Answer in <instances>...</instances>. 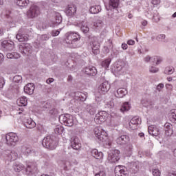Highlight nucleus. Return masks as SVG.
Listing matches in <instances>:
<instances>
[{
  "mask_svg": "<svg viewBox=\"0 0 176 176\" xmlns=\"http://www.w3.org/2000/svg\"><path fill=\"white\" fill-rule=\"evenodd\" d=\"M65 42L67 45H69L70 47H78V42L80 41V36L77 33L68 32L65 34Z\"/></svg>",
  "mask_w": 176,
  "mask_h": 176,
  "instance_id": "1",
  "label": "nucleus"
},
{
  "mask_svg": "<svg viewBox=\"0 0 176 176\" xmlns=\"http://www.w3.org/2000/svg\"><path fill=\"white\" fill-rule=\"evenodd\" d=\"M42 145L44 148L50 149V151H54L57 148L58 143L54 136L47 135L43 139Z\"/></svg>",
  "mask_w": 176,
  "mask_h": 176,
  "instance_id": "2",
  "label": "nucleus"
},
{
  "mask_svg": "<svg viewBox=\"0 0 176 176\" xmlns=\"http://www.w3.org/2000/svg\"><path fill=\"white\" fill-rule=\"evenodd\" d=\"M95 135L101 142H107L108 141V133L105 131H102L101 127H96L94 130Z\"/></svg>",
  "mask_w": 176,
  "mask_h": 176,
  "instance_id": "3",
  "label": "nucleus"
},
{
  "mask_svg": "<svg viewBox=\"0 0 176 176\" xmlns=\"http://www.w3.org/2000/svg\"><path fill=\"white\" fill-rule=\"evenodd\" d=\"M59 122L65 126L72 127L74 126V117L69 114H62L59 116Z\"/></svg>",
  "mask_w": 176,
  "mask_h": 176,
  "instance_id": "4",
  "label": "nucleus"
},
{
  "mask_svg": "<svg viewBox=\"0 0 176 176\" xmlns=\"http://www.w3.org/2000/svg\"><path fill=\"white\" fill-rule=\"evenodd\" d=\"M7 145L10 146H16V144L19 142V136L16 133H10L6 136Z\"/></svg>",
  "mask_w": 176,
  "mask_h": 176,
  "instance_id": "5",
  "label": "nucleus"
},
{
  "mask_svg": "<svg viewBox=\"0 0 176 176\" xmlns=\"http://www.w3.org/2000/svg\"><path fill=\"white\" fill-rule=\"evenodd\" d=\"M107 159L111 163H116V162H119L120 159V151L119 150L110 151L108 153Z\"/></svg>",
  "mask_w": 176,
  "mask_h": 176,
  "instance_id": "6",
  "label": "nucleus"
},
{
  "mask_svg": "<svg viewBox=\"0 0 176 176\" xmlns=\"http://www.w3.org/2000/svg\"><path fill=\"white\" fill-rule=\"evenodd\" d=\"M41 14V10L36 5H32L27 12V16L29 19L38 17Z\"/></svg>",
  "mask_w": 176,
  "mask_h": 176,
  "instance_id": "7",
  "label": "nucleus"
},
{
  "mask_svg": "<svg viewBox=\"0 0 176 176\" xmlns=\"http://www.w3.org/2000/svg\"><path fill=\"white\" fill-rule=\"evenodd\" d=\"M108 116V113L105 111H100L98 113H97L94 118V121L98 124H101L103 122H105L107 120V116Z\"/></svg>",
  "mask_w": 176,
  "mask_h": 176,
  "instance_id": "8",
  "label": "nucleus"
},
{
  "mask_svg": "<svg viewBox=\"0 0 176 176\" xmlns=\"http://www.w3.org/2000/svg\"><path fill=\"white\" fill-rule=\"evenodd\" d=\"M17 153L14 151L7 150L4 152V157L8 162H13L17 160Z\"/></svg>",
  "mask_w": 176,
  "mask_h": 176,
  "instance_id": "9",
  "label": "nucleus"
},
{
  "mask_svg": "<svg viewBox=\"0 0 176 176\" xmlns=\"http://www.w3.org/2000/svg\"><path fill=\"white\" fill-rule=\"evenodd\" d=\"M114 71L119 75L126 72V64L124 62H118L114 66Z\"/></svg>",
  "mask_w": 176,
  "mask_h": 176,
  "instance_id": "10",
  "label": "nucleus"
},
{
  "mask_svg": "<svg viewBox=\"0 0 176 176\" xmlns=\"http://www.w3.org/2000/svg\"><path fill=\"white\" fill-rule=\"evenodd\" d=\"M138 124H141V118H139L138 116H135L129 122V129L131 130H137L138 129Z\"/></svg>",
  "mask_w": 176,
  "mask_h": 176,
  "instance_id": "11",
  "label": "nucleus"
},
{
  "mask_svg": "<svg viewBox=\"0 0 176 176\" xmlns=\"http://www.w3.org/2000/svg\"><path fill=\"white\" fill-rule=\"evenodd\" d=\"M71 146L73 149L76 151H79L80 149L82 144L80 142L79 138L76 136H73L70 139Z\"/></svg>",
  "mask_w": 176,
  "mask_h": 176,
  "instance_id": "12",
  "label": "nucleus"
},
{
  "mask_svg": "<svg viewBox=\"0 0 176 176\" xmlns=\"http://www.w3.org/2000/svg\"><path fill=\"white\" fill-rule=\"evenodd\" d=\"M1 47L8 52H12V50H14V43L13 41H3L1 42Z\"/></svg>",
  "mask_w": 176,
  "mask_h": 176,
  "instance_id": "13",
  "label": "nucleus"
},
{
  "mask_svg": "<svg viewBox=\"0 0 176 176\" xmlns=\"http://www.w3.org/2000/svg\"><path fill=\"white\" fill-rule=\"evenodd\" d=\"M83 72L89 76H96L97 75V69L95 67H87L83 69Z\"/></svg>",
  "mask_w": 176,
  "mask_h": 176,
  "instance_id": "14",
  "label": "nucleus"
},
{
  "mask_svg": "<svg viewBox=\"0 0 176 176\" xmlns=\"http://www.w3.org/2000/svg\"><path fill=\"white\" fill-rule=\"evenodd\" d=\"M129 141H130V138L126 135H122L116 139V143L118 145H126Z\"/></svg>",
  "mask_w": 176,
  "mask_h": 176,
  "instance_id": "15",
  "label": "nucleus"
},
{
  "mask_svg": "<svg viewBox=\"0 0 176 176\" xmlns=\"http://www.w3.org/2000/svg\"><path fill=\"white\" fill-rule=\"evenodd\" d=\"M54 19L55 21H54L52 24H50V27H56V25L61 24L63 21V17L61 16V14L58 12L54 13Z\"/></svg>",
  "mask_w": 176,
  "mask_h": 176,
  "instance_id": "16",
  "label": "nucleus"
},
{
  "mask_svg": "<svg viewBox=\"0 0 176 176\" xmlns=\"http://www.w3.org/2000/svg\"><path fill=\"white\" fill-rule=\"evenodd\" d=\"M120 0H109V6H106L107 10H112L119 7Z\"/></svg>",
  "mask_w": 176,
  "mask_h": 176,
  "instance_id": "17",
  "label": "nucleus"
},
{
  "mask_svg": "<svg viewBox=\"0 0 176 176\" xmlns=\"http://www.w3.org/2000/svg\"><path fill=\"white\" fill-rule=\"evenodd\" d=\"M34 90H35V85H34V83L27 84L24 87L25 93L29 94V96H32V94H34Z\"/></svg>",
  "mask_w": 176,
  "mask_h": 176,
  "instance_id": "18",
  "label": "nucleus"
},
{
  "mask_svg": "<svg viewBox=\"0 0 176 176\" xmlns=\"http://www.w3.org/2000/svg\"><path fill=\"white\" fill-rule=\"evenodd\" d=\"M67 16H74L76 13V6L75 5L68 6L65 9Z\"/></svg>",
  "mask_w": 176,
  "mask_h": 176,
  "instance_id": "19",
  "label": "nucleus"
},
{
  "mask_svg": "<svg viewBox=\"0 0 176 176\" xmlns=\"http://www.w3.org/2000/svg\"><path fill=\"white\" fill-rule=\"evenodd\" d=\"M148 131L151 135H153V137H157V135L160 134L159 129L153 125L148 127Z\"/></svg>",
  "mask_w": 176,
  "mask_h": 176,
  "instance_id": "20",
  "label": "nucleus"
},
{
  "mask_svg": "<svg viewBox=\"0 0 176 176\" xmlns=\"http://www.w3.org/2000/svg\"><path fill=\"white\" fill-rule=\"evenodd\" d=\"M23 124L26 129H34L36 126V123L31 118L25 119L23 122Z\"/></svg>",
  "mask_w": 176,
  "mask_h": 176,
  "instance_id": "21",
  "label": "nucleus"
},
{
  "mask_svg": "<svg viewBox=\"0 0 176 176\" xmlns=\"http://www.w3.org/2000/svg\"><path fill=\"white\" fill-rule=\"evenodd\" d=\"M19 50L22 54H28V53H31V45L30 44L20 45Z\"/></svg>",
  "mask_w": 176,
  "mask_h": 176,
  "instance_id": "22",
  "label": "nucleus"
},
{
  "mask_svg": "<svg viewBox=\"0 0 176 176\" xmlns=\"http://www.w3.org/2000/svg\"><path fill=\"white\" fill-rule=\"evenodd\" d=\"M111 89V85L108 81H105L99 86V90L103 93H107Z\"/></svg>",
  "mask_w": 176,
  "mask_h": 176,
  "instance_id": "23",
  "label": "nucleus"
},
{
  "mask_svg": "<svg viewBox=\"0 0 176 176\" xmlns=\"http://www.w3.org/2000/svg\"><path fill=\"white\" fill-rule=\"evenodd\" d=\"M114 172L116 176H129L126 170H124V169L120 168V166H116Z\"/></svg>",
  "mask_w": 176,
  "mask_h": 176,
  "instance_id": "24",
  "label": "nucleus"
},
{
  "mask_svg": "<svg viewBox=\"0 0 176 176\" xmlns=\"http://www.w3.org/2000/svg\"><path fill=\"white\" fill-rule=\"evenodd\" d=\"M126 94H127V90L125 88H120L117 90L115 96L118 98H123Z\"/></svg>",
  "mask_w": 176,
  "mask_h": 176,
  "instance_id": "25",
  "label": "nucleus"
},
{
  "mask_svg": "<svg viewBox=\"0 0 176 176\" xmlns=\"http://www.w3.org/2000/svg\"><path fill=\"white\" fill-rule=\"evenodd\" d=\"M78 26L80 27L81 31L84 34H87L89 31H90V28L87 25V23H86L85 21H82L78 24Z\"/></svg>",
  "mask_w": 176,
  "mask_h": 176,
  "instance_id": "26",
  "label": "nucleus"
},
{
  "mask_svg": "<svg viewBox=\"0 0 176 176\" xmlns=\"http://www.w3.org/2000/svg\"><path fill=\"white\" fill-rule=\"evenodd\" d=\"M91 153L95 159H102L104 157V154H102V152H98V150L97 149H92L91 151Z\"/></svg>",
  "mask_w": 176,
  "mask_h": 176,
  "instance_id": "27",
  "label": "nucleus"
},
{
  "mask_svg": "<svg viewBox=\"0 0 176 176\" xmlns=\"http://www.w3.org/2000/svg\"><path fill=\"white\" fill-rule=\"evenodd\" d=\"M87 98V94L82 93V92H77L76 93L75 99L76 100H80V101H86V99Z\"/></svg>",
  "mask_w": 176,
  "mask_h": 176,
  "instance_id": "28",
  "label": "nucleus"
},
{
  "mask_svg": "<svg viewBox=\"0 0 176 176\" xmlns=\"http://www.w3.org/2000/svg\"><path fill=\"white\" fill-rule=\"evenodd\" d=\"M12 168L16 173H20L24 168V165L19 162H14Z\"/></svg>",
  "mask_w": 176,
  "mask_h": 176,
  "instance_id": "29",
  "label": "nucleus"
},
{
  "mask_svg": "<svg viewBox=\"0 0 176 176\" xmlns=\"http://www.w3.org/2000/svg\"><path fill=\"white\" fill-rule=\"evenodd\" d=\"M131 108V105L130 104V102H124L120 108L121 112H127V111H130V109Z\"/></svg>",
  "mask_w": 176,
  "mask_h": 176,
  "instance_id": "30",
  "label": "nucleus"
},
{
  "mask_svg": "<svg viewBox=\"0 0 176 176\" xmlns=\"http://www.w3.org/2000/svg\"><path fill=\"white\" fill-rule=\"evenodd\" d=\"M89 12L92 14H97V13H100V12H101V6H94L90 8Z\"/></svg>",
  "mask_w": 176,
  "mask_h": 176,
  "instance_id": "31",
  "label": "nucleus"
},
{
  "mask_svg": "<svg viewBox=\"0 0 176 176\" xmlns=\"http://www.w3.org/2000/svg\"><path fill=\"white\" fill-rule=\"evenodd\" d=\"M16 38L19 42H25L28 41V36L22 34L21 33H18L16 36Z\"/></svg>",
  "mask_w": 176,
  "mask_h": 176,
  "instance_id": "32",
  "label": "nucleus"
},
{
  "mask_svg": "<svg viewBox=\"0 0 176 176\" xmlns=\"http://www.w3.org/2000/svg\"><path fill=\"white\" fill-rule=\"evenodd\" d=\"M17 104L20 107H25L27 105L28 102H27V97L25 96H22L18 100H17Z\"/></svg>",
  "mask_w": 176,
  "mask_h": 176,
  "instance_id": "33",
  "label": "nucleus"
},
{
  "mask_svg": "<svg viewBox=\"0 0 176 176\" xmlns=\"http://www.w3.org/2000/svg\"><path fill=\"white\" fill-rule=\"evenodd\" d=\"M51 107L52 104H50V102H49L48 101L43 102L41 105L42 111H49Z\"/></svg>",
  "mask_w": 176,
  "mask_h": 176,
  "instance_id": "34",
  "label": "nucleus"
},
{
  "mask_svg": "<svg viewBox=\"0 0 176 176\" xmlns=\"http://www.w3.org/2000/svg\"><path fill=\"white\" fill-rule=\"evenodd\" d=\"M169 119L172 123H176V109H173L169 113Z\"/></svg>",
  "mask_w": 176,
  "mask_h": 176,
  "instance_id": "35",
  "label": "nucleus"
},
{
  "mask_svg": "<svg viewBox=\"0 0 176 176\" xmlns=\"http://www.w3.org/2000/svg\"><path fill=\"white\" fill-rule=\"evenodd\" d=\"M16 3L18 6H28L30 0H16Z\"/></svg>",
  "mask_w": 176,
  "mask_h": 176,
  "instance_id": "36",
  "label": "nucleus"
},
{
  "mask_svg": "<svg viewBox=\"0 0 176 176\" xmlns=\"http://www.w3.org/2000/svg\"><path fill=\"white\" fill-rule=\"evenodd\" d=\"M21 151L23 153V155H30V153H31V152H32V151L31 150V148L27 147L25 146H23L21 148Z\"/></svg>",
  "mask_w": 176,
  "mask_h": 176,
  "instance_id": "37",
  "label": "nucleus"
},
{
  "mask_svg": "<svg viewBox=\"0 0 176 176\" xmlns=\"http://www.w3.org/2000/svg\"><path fill=\"white\" fill-rule=\"evenodd\" d=\"M156 39L158 42H164V43H167V42H168V39H166V36L164 34H160L157 36Z\"/></svg>",
  "mask_w": 176,
  "mask_h": 176,
  "instance_id": "38",
  "label": "nucleus"
},
{
  "mask_svg": "<svg viewBox=\"0 0 176 176\" xmlns=\"http://www.w3.org/2000/svg\"><path fill=\"white\" fill-rule=\"evenodd\" d=\"M111 58H107L104 60H103L101 63V65L103 68H105V69L109 68V64H111Z\"/></svg>",
  "mask_w": 176,
  "mask_h": 176,
  "instance_id": "39",
  "label": "nucleus"
},
{
  "mask_svg": "<svg viewBox=\"0 0 176 176\" xmlns=\"http://www.w3.org/2000/svg\"><path fill=\"white\" fill-rule=\"evenodd\" d=\"M35 170H34V168H32V166L28 164L25 168V173L28 175H32V174L34 173Z\"/></svg>",
  "mask_w": 176,
  "mask_h": 176,
  "instance_id": "40",
  "label": "nucleus"
},
{
  "mask_svg": "<svg viewBox=\"0 0 176 176\" xmlns=\"http://www.w3.org/2000/svg\"><path fill=\"white\" fill-rule=\"evenodd\" d=\"M13 82L14 83H22L23 82V77L20 75H16L13 77Z\"/></svg>",
  "mask_w": 176,
  "mask_h": 176,
  "instance_id": "41",
  "label": "nucleus"
},
{
  "mask_svg": "<svg viewBox=\"0 0 176 176\" xmlns=\"http://www.w3.org/2000/svg\"><path fill=\"white\" fill-rule=\"evenodd\" d=\"M89 113L90 115H94L96 112H97V108L96 107V105L94 104H90L89 106Z\"/></svg>",
  "mask_w": 176,
  "mask_h": 176,
  "instance_id": "42",
  "label": "nucleus"
},
{
  "mask_svg": "<svg viewBox=\"0 0 176 176\" xmlns=\"http://www.w3.org/2000/svg\"><path fill=\"white\" fill-rule=\"evenodd\" d=\"M102 24H104L102 21L98 20L94 23L93 27L94 28H101V27H102Z\"/></svg>",
  "mask_w": 176,
  "mask_h": 176,
  "instance_id": "43",
  "label": "nucleus"
},
{
  "mask_svg": "<svg viewBox=\"0 0 176 176\" xmlns=\"http://www.w3.org/2000/svg\"><path fill=\"white\" fill-rule=\"evenodd\" d=\"M63 131H64V127L61 126H57L54 129V132L56 133V134H63Z\"/></svg>",
  "mask_w": 176,
  "mask_h": 176,
  "instance_id": "44",
  "label": "nucleus"
},
{
  "mask_svg": "<svg viewBox=\"0 0 176 176\" xmlns=\"http://www.w3.org/2000/svg\"><path fill=\"white\" fill-rule=\"evenodd\" d=\"M155 61H156V65H159V64H161L162 61H163V58L160 56H154L153 63H155Z\"/></svg>",
  "mask_w": 176,
  "mask_h": 176,
  "instance_id": "45",
  "label": "nucleus"
},
{
  "mask_svg": "<svg viewBox=\"0 0 176 176\" xmlns=\"http://www.w3.org/2000/svg\"><path fill=\"white\" fill-rule=\"evenodd\" d=\"M174 72V67H166L164 70V74L166 75H171Z\"/></svg>",
  "mask_w": 176,
  "mask_h": 176,
  "instance_id": "46",
  "label": "nucleus"
},
{
  "mask_svg": "<svg viewBox=\"0 0 176 176\" xmlns=\"http://www.w3.org/2000/svg\"><path fill=\"white\" fill-rule=\"evenodd\" d=\"M116 17V16H115V13H113V11H112V10H110V11H109L107 13V18L113 21V20H115Z\"/></svg>",
  "mask_w": 176,
  "mask_h": 176,
  "instance_id": "47",
  "label": "nucleus"
},
{
  "mask_svg": "<svg viewBox=\"0 0 176 176\" xmlns=\"http://www.w3.org/2000/svg\"><path fill=\"white\" fill-rule=\"evenodd\" d=\"M19 57H20V56H19V54H17L16 53H8L7 54V58L17 59V58H19Z\"/></svg>",
  "mask_w": 176,
  "mask_h": 176,
  "instance_id": "48",
  "label": "nucleus"
},
{
  "mask_svg": "<svg viewBox=\"0 0 176 176\" xmlns=\"http://www.w3.org/2000/svg\"><path fill=\"white\" fill-rule=\"evenodd\" d=\"M149 72H151V74H156L159 72V68L151 66L149 69Z\"/></svg>",
  "mask_w": 176,
  "mask_h": 176,
  "instance_id": "49",
  "label": "nucleus"
},
{
  "mask_svg": "<svg viewBox=\"0 0 176 176\" xmlns=\"http://www.w3.org/2000/svg\"><path fill=\"white\" fill-rule=\"evenodd\" d=\"M173 133H174V131L173 129H165V135L167 137H171Z\"/></svg>",
  "mask_w": 176,
  "mask_h": 176,
  "instance_id": "50",
  "label": "nucleus"
},
{
  "mask_svg": "<svg viewBox=\"0 0 176 176\" xmlns=\"http://www.w3.org/2000/svg\"><path fill=\"white\" fill-rule=\"evenodd\" d=\"M94 54H98L100 53V47H91Z\"/></svg>",
  "mask_w": 176,
  "mask_h": 176,
  "instance_id": "51",
  "label": "nucleus"
},
{
  "mask_svg": "<svg viewBox=\"0 0 176 176\" xmlns=\"http://www.w3.org/2000/svg\"><path fill=\"white\" fill-rule=\"evenodd\" d=\"M106 46H108L109 49H113V44L112 43V40L109 39L106 42Z\"/></svg>",
  "mask_w": 176,
  "mask_h": 176,
  "instance_id": "52",
  "label": "nucleus"
},
{
  "mask_svg": "<svg viewBox=\"0 0 176 176\" xmlns=\"http://www.w3.org/2000/svg\"><path fill=\"white\" fill-rule=\"evenodd\" d=\"M160 170L158 168L153 169V175L154 176H160Z\"/></svg>",
  "mask_w": 176,
  "mask_h": 176,
  "instance_id": "53",
  "label": "nucleus"
},
{
  "mask_svg": "<svg viewBox=\"0 0 176 176\" xmlns=\"http://www.w3.org/2000/svg\"><path fill=\"white\" fill-rule=\"evenodd\" d=\"M91 47H100V43H98V41H94L91 43Z\"/></svg>",
  "mask_w": 176,
  "mask_h": 176,
  "instance_id": "54",
  "label": "nucleus"
},
{
  "mask_svg": "<svg viewBox=\"0 0 176 176\" xmlns=\"http://www.w3.org/2000/svg\"><path fill=\"white\" fill-rule=\"evenodd\" d=\"M147 17H149V19L153 18L155 21H159L160 20V18L157 16V14H155L153 16H147Z\"/></svg>",
  "mask_w": 176,
  "mask_h": 176,
  "instance_id": "55",
  "label": "nucleus"
},
{
  "mask_svg": "<svg viewBox=\"0 0 176 176\" xmlns=\"http://www.w3.org/2000/svg\"><path fill=\"white\" fill-rule=\"evenodd\" d=\"M41 41H47L49 36L47 34H43L40 37Z\"/></svg>",
  "mask_w": 176,
  "mask_h": 176,
  "instance_id": "56",
  "label": "nucleus"
},
{
  "mask_svg": "<svg viewBox=\"0 0 176 176\" xmlns=\"http://www.w3.org/2000/svg\"><path fill=\"white\" fill-rule=\"evenodd\" d=\"M39 27H40L41 30H46V28H47V27H49V25H47V24H46V23H43L42 24L39 25Z\"/></svg>",
  "mask_w": 176,
  "mask_h": 176,
  "instance_id": "57",
  "label": "nucleus"
},
{
  "mask_svg": "<svg viewBox=\"0 0 176 176\" xmlns=\"http://www.w3.org/2000/svg\"><path fill=\"white\" fill-rule=\"evenodd\" d=\"M5 85V80L0 76V89H2Z\"/></svg>",
  "mask_w": 176,
  "mask_h": 176,
  "instance_id": "58",
  "label": "nucleus"
},
{
  "mask_svg": "<svg viewBox=\"0 0 176 176\" xmlns=\"http://www.w3.org/2000/svg\"><path fill=\"white\" fill-rule=\"evenodd\" d=\"M50 115H57L58 113V111L56 109H52L50 111Z\"/></svg>",
  "mask_w": 176,
  "mask_h": 176,
  "instance_id": "59",
  "label": "nucleus"
},
{
  "mask_svg": "<svg viewBox=\"0 0 176 176\" xmlns=\"http://www.w3.org/2000/svg\"><path fill=\"white\" fill-rule=\"evenodd\" d=\"M151 60L152 63H153V58H151V56H146V57L144 58V61H145L146 63H149V61H151Z\"/></svg>",
  "mask_w": 176,
  "mask_h": 176,
  "instance_id": "60",
  "label": "nucleus"
},
{
  "mask_svg": "<svg viewBox=\"0 0 176 176\" xmlns=\"http://www.w3.org/2000/svg\"><path fill=\"white\" fill-rule=\"evenodd\" d=\"M95 176H107V174L104 170H101L99 173H96Z\"/></svg>",
  "mask_w": 176,
  "mask_h": 176,
  "instance_id": "61",
  "label": "nucleus"
},
{
  "mask_svg": "<svg viewBox=\"0 0 176 176\" xmlns=\"http://www.w3.org/2000/svg\"><path fill=\"white\" fill-rule=\"evenodd\" d=\"M60 34V30H53L52 32V36H57Z\"/></svg>",
  "mask_w": 176,
  "mask_h": 176,
  "instance_id": "62",
  "label": "nucleus"
},
{
  "mask_svg": "<svg viewBox=\"0 0 176 176\" xmlns=\"http://www.w3.org/2000/svg\"><path fill=\"white\" fill-rule=\"evenodd\" d=\"M163 87H164V85L160 83L157 86V90H158V91H160L162 89H163Z\"/></svg>",
  "mask_w": 176,
  "mask_h": 176,
  "instance_id": "63",
  "label": "nucleus"
},
{
  "mask_svg": "<svg viewBox=\"0 0 176 176\" xmlns=\"http://www.w3.org/2000/svg\"><path fill=\"white\" fill-rule=\"evenodd\" d=\"M151 3L152 5H159V3H160V0H152Z\"/></svg>",
  "mask_w": 176,
  "mask_h": 176,
  "instance_id": "64",
  "label": "nucleus"
}]
</instances>
